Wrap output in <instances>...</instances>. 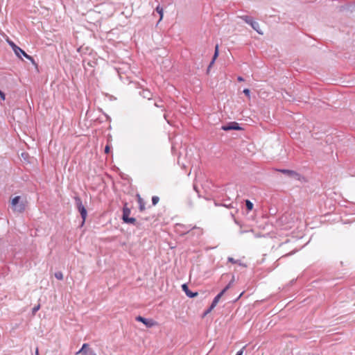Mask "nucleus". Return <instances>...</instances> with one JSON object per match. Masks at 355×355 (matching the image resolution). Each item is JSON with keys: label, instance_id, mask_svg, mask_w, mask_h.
<instances>
[{"label": "nucleus", "instance_id": "1", "mask_svg": "<svg viewBox=\"0 0 355 355\" xmlns=\"http://www.w3.org/2000/svg\"><path fill=\"white\" fill-rule=\"evenodd\" d=\"M241 18L247 24H250L251 27L256 31L258 33L262 34V33L259 31V24L258 22L255 21L252 17L248 15L241 16Z\"/></svg>", "mask_w": 355, "mask_h": 355}, {"label": "nucleus", "instance_id": "2", "mask_svg": "<svg viewBox=\"0 0 355 355\" xmlns=\"http://www.w3.org/2000/svg\"><path fill=\"white\" fill-rule=\"evenodd\" d=\"M221 130L227 132L230 130H242L243 129L237 122L231 121L225 125H223L221 127Z\"/></svg>", "mask_w": 355, "mask_h": 355}, {"label": "nucleus", "instance_id": "3", "mask_svg": "<svg viewBox=\"0 0 355 355\" xmlns=\"http://www.w3.org/2000/svg\"><path fill=\"white\" fill-rule=\"evenodd\" d=\"M19 199L20 196H15L11 200V205L14 211L22 212L25 209V205L24 204H20L17 206Z\"/></svg>", "mask_w": 355, "mask_h": 355}, {"label": "nucleus", "instance_id": "4", "mask_svg": "<svg viewBox=\"0 0 355 355\" xmlns=\"http://www.w3.org/2000/svg\"><path fill=\"white\" fill-rule=\"evenodd\" d=\"M135 320L138 322H142L146 327L150 328L157 324V322L153 319L146 318L141 315H138L135 318Z\"/></svg>", "mask_w": 355, "mask_h": 355}, {"label": "nucleus", "instance_id": "5", "mask_svg": "<svg viewBox=\"0 0 355 355\" xmlns=\"http://www.w3.org/2000/svg\"><path fill=\"white\" fill-rule=\"evenodd\" d=\"M279 171L289 178L300 180V175L295 171L289 169H279Z\"/></svg>", "mask_w": 355, "mask_h": 355}, {"label": "nucleus", "instance_id": "6", "mask_svg": "<svg viewBox=\"0 0 355 355\" xmlns=\"http://www.w3.org/2000/svg\"><path fill=\"white\" fill-rule=\"evenodd\" d=\"M14 52L16 54V55L18 56L19 58H21V55H24L26 58H27L28 60L31 61L33 63H34V59L31 55H28L24 50H22L19 46H17V48H16L14 50Z\"/></svg>", "mask_w": 355, "mask_h": 355}, {"label": "nucleus", "instance_id": "7", "mask_svg": "<svg viewBox=\"0 0 355 355\" xmlns=\"http://www.w3.org/2000/svg\"><path fill=\"white\" fill-rule=\"evenodd\" d=\"M77 202V207L78 209L81 214L82 218H83V223H85L87 217V210L84 207V206L82 205V202H80V199H76Z\"/></svg>", "mask_w": 355, "mask_h": 355}, {"label": "nucleus", "instance_id": "8", "mask_svg": "<svg viewBox=\"0 0 355 355\" xmlns=\"http://www.w3.org/2000/svg\"><path fill=\"white\" fill-rule=\"evenodd\" d=\"M123 222L125 224L132 225L135 226L137 228H140L141 225V223L140 221L137 220V219L134 217H128L126 219H124Z\"/></svg>", "mask_w": 355, "mask_h": 355}, {"label": "nucleus", "instance_id": "9", "mask_svg": "<svg viewBox=\"0 0 355 355\" xmlns=\"http://www.w3.org/2000/svg\"><path fill=\"white\" fill-rule=\"evenodd\" d=\"M182 289L185 293L187 297L190 298H193L196 296H198V292H193L189 290V286L187 284H183L182 285Z\"/></svg>", "mask_w": 355, "mask_h": 355}, {"label": "nucleus", "instance_id": "10", "mask_svg": "<svg viewBox=\"0 0 355 355\" xmlns=\"http://www.w3.org/2000/svg\"><path fill=\"white\" fill-rule=\"evenodd\" d=\"M191 232H192V234H197L198 236H200L202 234V229L197 227H193L189 230L187 229V230H184V232L181 234L184 235V234L190 233Z\"/></svg>", "mask_w": 355, "mask_h": 355}, {"label": "nucleus", "instance_id": "11", "mask_svg": "<svg viewBox=\"0 0 355 355\" xmlns=\"http://www.w3.org/2000/svg\"><path fill=\"white\" fill-rule=\"evenodd\" d=\"M123 213L121 216L122 220H124V219H126L127 218L130 217L131 211L130 209L128 207V202H125L123 203Z\"/></svg>", "mask_w": 355, "mask_h": 355}, {"label": "nucleus", "instance_id": "12", "mask_svg": "<svg viewBox=\"0 0 355 355\" xmlns=\"http://www.w3.org/2000/svg\"><path fill=\"white\" fill-rule=\"evenodd\" d=\"M139 94L144 98H147L148 100H151L153 97V94L148 89H142L141 92H139Z\"/></svg>", "mask_w": 355, "mask_h": 355}, {"label": "nucleus", "instance_id": "13", "mask_svg": "<svg viewBox=\"0 0 355 355\" xmlns=\"http://www.w3.org/2000/svg\"><path fill=\"white\" fill-rule=\"evenodd\" d=\"M137 198H138V203H139V209L140 211L142 212L146 209L145 202L139 194H137Z\"/></svg>", "mask_w": 355, "mask_h": 355}, {"label": "nucleus", "instance_id": "14", "mask_svg": "<svg viewBox=\"0 0 355 355\" xmlns=\"http://www.w3.org/2000/svg\"><path fill=\"white\" fill-rule=\"evenodd\" d=\"M154 105L155 107L162 108V111L164 110V101L162 99H160L159 98H158L157 100H155Z\"/></svg>", "mask_w": 355, "mask_h": 355}, {"label": "nucleus", "instance_id": "15", "mask_svg": "<svg viewBox=\"0 0 355 355\" xmlns=\"http://www.w3.org/2000/svg\"><path fill=\"white\" fill-rule=\"evenodd\" d=\"M218 53H219L218 45L216 44V47H215L214 53L213 58H212L211 61V64H214L216 59L218 56Z\"/></svg>", "mask_w": 355, "mask_h": 355}, {"label": "nucleus", "instance_id": "16", "mask_svg": "<svg viewBox=\"0 0 355 355\" xmlns=\"http://www.w3.org/2000/svg\"><path fill=\"white\" fill-rule=\"evenodd\" d=\"M245 203L248 212L252 211L254 207L253 203L250 200L248 199L245 200Z\"/></svg>", "mask_w": 355, "mask_h": 355}, {"label": "nucleus", "instance_id": "17", "mask_svg": "<svg viewBox=\"0 0 355 355\" xmlns=\"http://www.w3.org/2000/svg\"><path fill=\"white\" fill-rule=\"evenodd\" d=\"M228 261L230 262V263H238L239 264L240 266H243L244 267H246L247 266L244 263H241L240 262V260H235L234 258L232 257H228Z\"/></svg>", "mask_w": 355, "mask_h": 355}, {"label": "nucleus", "instance_id": "18", "mask_svg": "<svg viewBox=\"0 0 355 355\" xmlns=\"http://www.w3.org/2000/svg\"><path fill=\"white\" fill-rule=\"evenodd\" d=\"M220 298H221V296H220L218 294L214 298V300L211 304L212 305V307H216V306L218 303Z\"/></svg>", "mask_w": 355, "mask_h": 355}, {"label": "nucleus", "instance_id": "19", "mask_svg": "<svg viewBox=\"0 0 355 355\" xmlns=\"http://www.w3.org/2000/svg\"><path fill=\"white\" fill-rule=\"evenodd\" d=\"M87 344H84L83 345L82 348L78 352H76V354L85 353L87 351Z\"/></svg>", "mask_w": 355, "mask_h": 355}, {"label": "nucleus", "instance_id": "20", "mask_svg": "<svg viewBox=\"0 0 355 355\" xmlns=\"http://www.w3.org/2000/svg\"><path fill=\"white\" fill-rule=\"evenodd\" d=\"M159 198L158 196H153L152 197V205L153 206L156 205L158 202H159Z\"/></svg>", "mask_w": 355, "mask_h": 355}, {"label": "nucleus", "instance_id": "21", "mask_svg": "<svg viewBox=\"0 0 355 355\" xmlns=\"http://www.w3.org/2000/svg\"><path fill=\"white\" fill-rule=\"evenodd\" d=\"M230 288V284H227L219 293L220 296H223L225 292Z\"/></svg>", "mask_w": 355, "mask_h": 355}, {"label": "nucleus", "instance_id": "22", "mask_svg": "<svg viewBox=\"0 0 355 355\" xmlns=\"http://www.w3.org/2000/svg\"><path fill=\"white\" fill-rule=\"evenodd\" d=\"M230 288V284H227L219 293L220 296H223L225 292Z\"/></svg>", "mask_w": 355, "mask_h": 355}, {"label": "nucleus", "instance_id": "23", "mask_svg": "<svg viewBox=\"0 0 355 355\" xmlns=\"http://www.w3.org/2000/svg\"><path fill=\"white\" fill-rule=\"evenodd\" d=\"M230 288V284H227L219 293L220 296H223L225 292Z\"/></svg>", "mask_w": 355, "mask_h": 355}, {"label": "nucleus", "instance_id": "24", "mask_svg": "<svg viewBox=\"0 0 355 355\" xmlns=\"http://www.w3.org/2000/svg\"><path fill=\"white\" fill-rule=\"evenodd\" d=\"M230 288V284H227L219 293L220 296H223L225 292Z\"/></svg>", "mask_w": 355, "mask_h": 355}, {"label": "nucleus", "instance_id": "25", "mask_svg": "<svg viewBox=\"0 0 355 355\" xmlns=\"http://www.w3.org/2000/svg\"><path fill=\"white\" fill-rule=\"evenodd\" d=\"M55 277L59 280H62L63 279V274L62 272H57L55 273Z\"/></svg>", "mask_w": 355, "mask_h": 355}, {"label": "nucleus", "instance_id": "26", "mask_svg": "<svg viewBox=\"0 0 355 355\" xmlns=\"http://www.w3.org/2000/svg\"><path fill=\"white\" fill-rule=\"evenodd\" d=\"M156 11L159 14L160 19H162L163 17V8L159 6H157L156 8Z\"/></svg>", "mask_w": 355, "mask_h": 355}, {"label": "nucleus", "instance_id": "27", "mask_svg": "<svg viewBox=\"0 0 355 355\" xmlns=\"http://www.w3.org/2000/svg\"><path fill=\"white\" fill-rule=\"evenodd\" d=\"M215 307H212V305L211 304L209 307L204 312L203 317L209 313Z\"/></svg>", "mask_w": 355, "mask_h": 355}, {"label": "nucleus", "instance_id": "28", "mask_svg": "<svg viewBox=\"0 0 355 355\" xmlns=\"http://www.w3.org/2000/svg\"><path fill=\"white\" fill-rule=\"evenodd\" d=\"M243 92L249 98H250V90L249 89H248V88L244 89Z\"/></svg>", "mask_w": 355, "mask_h": 355}, {"label": "nucleus", "instance_id": "29", "mask_svg": "<svg viewBox=\"0 0 355 355\" xmlns=\"http://www.w3.org/2000/svg\"><path fill=\"white\" fill-rule=\"evenodd\" d=\"M8 42L9 45L12 47L13 51L16 48H17V46L12 41H8Z\"/></svg>", "mask_w": 355, "mask_h": 355}, {"label": "nucleus", "instance_id": "30", "mask_svg": "<svg viewBox=\"0 0 355 355\" xmlns=\"http://www.w3.org/2000/svg\"><path fill=\"white\" fill-rule=\"evenodd\" d=\"M40 308V304H38L37 306H35L33 309V314H35Z\"/></svg>", "mask_w": 355, "mask_h": 355}, {"label": "nucleus", "instance_id": "31", "mask_svg": "<svg viewBox=\"0 0 355 355\" xmlns=\"http://www.w3.org/2000/svg\"><path fill=\"white\" fill-rule=\"evenodd\" d=\"M105 150V153L106 154L109 153H110V146H109V145H107V146L105 147V150Z\"/></svg>", "mask_w": 355, "mask_h": 355}, {"label": "nucleus", "instance_id": "32", "mask_svg": "<svg viewBox=\"0 0 355 355\" xmlns=\"http://www.w3.org/2000/svg\"><path fill=\"white\" fill-rule=\"evenodd\" d=\"M0 97H1V98L3 101H4V100H5V94H4V93H3L2 91H1V90H0Z\"/></svg>", "mask_w": 355, "mask_h": 355}, {"label": "nucleus", "instance_id": "33", "mask_svg": "<svg viewBox=\"0 0 355 355\" xmlns=\"http://www.w3.org/2000/svg\"><path fill=\"white\" fill-rule=\"evenodd\" d=\"M212 66H213V64H211V62H210L209 66L207 67V74L209 73L210 69L211 68Z\"/></svg>", "mask_w": 355, "mask_h": 355}, {"label": "nucleus", "instance_id": "34", "mask_svg": "<svg viewBox=\"0 0 355 355\" xmlns=\"http://www.w3.org/2000/svg\"><path fill=\"white\" fill-rule=\"evenodd\" d=\"M234 276L233 275L232 279L230 281L228 284H230V286H231L232 284L234 283Z\"/></svg>", "mask_w": 355, "mask_h": 355}, {"label": "nucleus", "instance_id": "35", "mask_svg": "<svg viewBox=\"0 0 355 355\" xmlns=\"http://www.w3.org/2000/svg\"><path fill=\"white\" fill-rule=\"evenodd\" d=\"M236 355H243V349L238 351L236 354Z\"/></svg>", "mask_w": 355, "mask_h": 355}, {"label": "nucleus", "instance_id": "36", "mask_svg": "<svg viewBox=\"0 0 355 355\" xmlns=\"http://www.w3.org/2000/svg\"><path fill=\"white\" fill-rule=\"evenodd\" d=\"M237 80H238V81H239V82H241V81H243V80H244V79H243L241 76H239V77L237 78Z\"/></svg>", "mask_w": 355, "mask_h": 355}, {"label": "nucleus", "instance_id": "37", "mask_svg": "<svg viewBox=\"0 0 355 355\" xmlns=\"http://www.w3.org/2000/svg\"><path fill=\"white\" fill-rule=\"evenodd\" d=\"M142 219L146 220H150V218L149 217H146V218H143Z\"/></svg>", "mask_w": 355, "mask_h": 355}, {"label": "nucleus", "instance_id": "38", "mask_svg": "<svg viewBox=\"0 0 355 355\" xmlns=\"http://www.w3.org/2000/svg\"><path fill=\"white\" fill-rule=\"evenodd\" d=\"M223 206L226 207H230V206L227 205V203L223 204Z\"/></svg>", "mask_w": 355, "mask_h": 355}, {"label": "nucleus", "instance_id": "39", "mask_svg": "<svg viewBox=\"0 0 355 355\" xmlns=\"http://www.w3.org/2000/svg\"><path fill=\"white\" fill-rule=\"evenodd\" d=\"M223 206L226 207H230V206L227 205V203L223 204Z\"/></svg>", "mask_w": 355, "mask_h": 355}, {"label": "nucleus", "instance_id": "40", "mask_svg": "<svg viewBox=\"0 0 355 355\" xmlns=\"http://www.w3.org/2000/svg\"><path fill=\"white\" fill-rule=\"evenodd\" d=\"M92 75V76H94V71H92V72H90V76H91Z\"/></svg>", "mask_w": 355, "mask_h": 355}, {"label": "nucleus", "instance_id": "41", "mask_svg": "<svg viewBox=\"0 0 355 355\" xmlns=\"http://www.w3.org/2000/svg\"><path fill=\"white\" fill-rule=\"evenodd\" d=\"M35 355H39V352H38V349H36Z\"/></svg>", "mask_w": 355, "mask_h": 355}, {"label": "nucleus", "instance_id": "42", "mask_svg": "<svg viewBox=\"0 0 355 355\" xmlns=\"http://www.w3.org/2000/svg\"><path fill=\"white\" fill-rule=\"evenodd\" d=\"M177 225L179 227H184V226L183 225L178 224Z\"/></svg>", "mask_w": 355, "mask_h": 355}, {"label": "nucleus", "instance_id": "43", "mask_svg": "<svg viewBox=\"0 0 355 355\" xmlns=\"http://www.w3.org/2000/svg\"><path fill=\"white\" fill-rule=\"evenodd\" d=\"M96 134L97 133V130H94V131H92V134Z\"/></svg>", "mask_w": 355, "mask_h": 355}, {"label": "nucleus", "instance_id": "44", "mask_svg": "<svg viewBox=\"0 0 355 355\" xmlns=\"http://www.w3.org/2000/svg\"><path fill=\"white\" fill-rule=\"evenodd\" d=\"M90 355H96V354L92 353V352L90 351Z\"/></svg>", "mask_w": 355, "mask_h": 355}]
</instances>
